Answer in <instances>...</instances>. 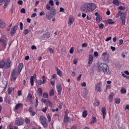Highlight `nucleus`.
<instances>
[{
    "label": "nucleus",
    "mask_w": 129,
    "mask_h": 129,
    "mask_svg": "<svg viewBox=\"0 0 129 129\" xmlns=\"http://www.w3.org/2000/svg\"><path fill=\"white\" fill-rule=\"evenodd\" d=\"M122 44H123V40L122 39H120L119 40V45H122Z\"/></svg>",
    "instance_id": "nucleus-58"
},
{
    "label": "nucleus",
    "mask_w": 129,
    "mask_h": 129,
    "mask_svg": "<svg viewBox=\"0 0 129 129\" xmlns=\"http://www.w3.org/2000/svg\"><path fill=\"white\" fill-rule=\"evenodd\" d=\"M120 14H121V11H119L118 12V14L116 15L115 17L116 18H119V16H120Z\"/></svg>",
    "instance_id": "nucleus-52"
},
{
    "label": "nucleus",
    "mask_w": 129,
    "mask_h": 129,
    "mask_svg": "<svg viewBox=\"0 0 129 129\" xmlns=\"http://www.w3.org/2000/svg\"><path fill=\"white\" fill-rule=\"evenodd\" d=\"M6 27V23L0 20V28L3 29Z\"/></svg>",
    "instance_id": "nucleus-26"
},
{
    "label": "nucleus",
    "mask_w": 129,
    "mask_h": 129,
    "mask_svg": "<svg viewBox=\"0 0 129 129\" xmlns=\"http://www.w3.org/2000/svg\"><path fill=\"white\" fill-rule=\"evenodd\" d=\"M8 94L9 95H10V94H12V92L14 91V90H15V88H13V87L8 88Z\"/></svg>",
    "instance_id": "nucleus-24"
},
{
    "label": "nucleus",
    "mask_w": 129,
    "mask_h": 129,
    "mask_svg": "<svg viewBox=\"0 0 129 129\" xmlns=\"http://www.w3.org/2000/svg\"><path fill=\"white\" fill-rule=\"evenodd\" d=\"M9 129H14V128H13V123H11L9 125Z\"/></svg>",
    "instance_id": "nucleus-56"
},
{
    "label": "nucleus",
    "mask_w": 129,
    "mask_h": 129,
    "mask_svg": "<svg viewBox=\"0 0 129 129\" xmlns=\"http://www.w3.org/2000/svg\"><path fill=\"white\" fill-rule=\"evenodd\" d=\"M64 122L65 123H68V122H69V117H68V114H67V113H65Z\"/></svg>",
    "instance_id": "nucleus-18"
},
{
    "label": "nucleus",
    "mask_w": 129,
    "mask_h": 129,
    "mask_svg": "<svg viewBox=\"0 0 129 129\" xmlns=\"http://www.w3.org/2000/svg\"><path fill=\"white\" fill-rule=\"evenodd\" d=\"M102 57L104 58V60H106L107 59H108V57H109V54L107 53V52H103L102 54Z\"/></svg>",
    "instance_id": "nucleus-20"
},
{
    "label": "nucleus",
    "mask_w": 129,
    "mask_h": 129,
    "mask_svg": "<svg viewBox=\"0 0 129 129\" xmlns=\"http://www.w3.org/2000/svg\"><path fill=\"white\" fill-rule=\"evenodd\" d=\"M24 35H28V34H29V30L25 29L24 30Z\"/></svg>",
    "instance_id": "nucleus-47"
},
{
    "label": "nucleus",
    "mask_w": 129,
    "mask_h": 129,
    "mask_svg": "<svg viewBox=\"0 0 129 129\" xmlns=\"http://www.w3.org/2000/svg\"><path fill=\"white\" fill-rule=\"evenodd\" d=\"M15 124L16 125H22V124H24V119L23 118H20L16 120L15 121Z\"/></svg>",
    "instance_id": "nucleus-9"
},
{
    "label": "nucleus",
    "mask_w": 129,
    "mask_h": 129,
    "mask_svg": "<svg viewBox=\"0 0 129 129\" xmlns=\"http://www.w3.org/2000/svg\"><path fill=\"white\" fill-rule=\"evenodd\" d=\"M101 112L103 114V118L104 119L105 118V115H106V109L105 107L102 108Z\"/></svg>",
    "instance_id": "nucleus-16"
},
{
    "label": "nucleus",
    "mask_w": 129,
    "mask_h": 129,
    "mask_svg": "<svg viewBox=\"0 0 129 129\" xmlns=\"http://www.w3.org/2000/svg\"><path fill=\"white\" fill-rule=\"evenodd\" d=\"M48 51H49V52L51 53H54V49H53V48H48Z\"/></svg>",
    "instance_id": "nucleus-60"
},
{
    "label": "nucleus",
    "mask_w": 129,
    "mask_h": 129,
    "mask_svg": "<svg viewBox=\"0 0 129 129\" xmlns=\"http://www.w3.org/2000/svg\"><path fill=\"white\" fill-rule=\"evenodd\" d=\"M20 30H23V23L22 22L20 23Z\"/></svg>",
    "instance_id": "nucleus-63"
},
{
    "label": "nucleus",
    "mask_w": 129,
    "mask_h": 129,
    "mask_svg": "<svg viewBox=\"0 0 129 129\" xmlns=\"http://www.w3.org/2000/svg\"><path fill=\"white\" fill-rule=\"evenodd\" d=\"M96 122V117H92V120L91 122V124H92V123H94V122Z\"/></svg>",
    "instance_id": "nucleus-38"
},
{
    "label": "nucleus",
    "mask_w": 129,
    "mask_h": 129,
    "mask_svg": "<svg viewBox=\"0 0 129 129\" xmlns=\"http://www.w3.org/2000/svg\"><path fill=\"white\" fill-rule=\"evenodd\" d=\"M42 97H43V98H48V93H47L46 92L44 93L43 94Z\"/></svg>",
    "instance_id": "nucleus-37"
},
{
    "label": "nucleus",
    "mask_w": 129,
    "mask_h": 129,
    "mask_svg": "<svg viewBox=\"0 0 129 129\" xmlns=\"http://www.w3.org/2000/svg\"><path fill=\"white\" fill-rule=\"evenodd\" d=\"M99 71H102L106 75H110L111 72L109 70V67L106 63H101L98 66Z\"/></svg>",
    "instance_id": "nucleus-2"
},
{
    "label": "nucleus",
    "mask_w": 129,
    "mask_h": 129,
    "mask_svg": "<svg viewBox=\"0 0 129 129\" xmlns=\"http://www.w3.org/2000/svg\"><path fill=\"white\" fill-rule=\"evenodd\" d=\"M53 117L55 119H59V115L55 114L53 115Z\"/></svg>",
    "instance_id": "nucleus-43"
},
{
    "label": "nucleus",
    "mask_w": 129,
    "mask_h": 129,
    "mask_svg": "<svg viewBox=\"0 0 129 129\" xmlns=\"http://www.w3.org/2000/svg\"><path fill=\"white\" fill-rule=\"evenodd\" d=\"M49 5H50V6H51V7H53L54 6V1H53V0H50L48 2Z\"/></svg>",
    "instance_id": "nucleus-39"
},
{
    "label": "nucleus",
    "mask_w": 129,
    "mask_h": 129,
    "mask_svg": "<svg viewBox=\"0 0 129 129\" xmlns=\"http://www.w3.org/2000/svg\"><path fill=\"white\" fill-rule=\"evenodd\" d=\"M120 17L121 20L122 26H124L125 25V13H121L120 14Z\"/></svg>",
    "instance_id": "nucleus-7"
},
{
    "label": "nucleus",
    "mask_w": 129,
    "mask_h": 129,
    "mask_svg": "<svg viewBox=\"0 0 129 129\" xmlns=\"http://www.w3.org/2000/svg\"><path fill=\"white\" fill-rule=\"evenodd\" d=\"M18 75V73H17V70L14 69L11 74V80L12 81H16L17 80V78L16 77V76Z\"/></svg>",
    "instance_id": "nucleus-6"
},
{
    "label": "nucleus",
    "mask_w": 129,
    "mask_h": 129,
    "mask_svg": "<svg viewBox=\"0 0 129 129\" xmlns=\"http://www.w3.org/2000/svg\"><path fill=\"white\" fill-rule=\"evenodd\" d=\"M56 91L58 95H61V93L62 92V86L60 84L56 85Z\"/></svg>",
    "instance_id": "nucleus-10"
},
{
    "label": "nucleus",
    "mask_w": 129,
    "mask_h": 129,
    "mask_svg": "<svg viewBox=\"0 0 129 129\" xmlns=\"http://www.w3.org/2000/svg\"><path fill=\"white\" fill-rule=\"evenodd\" d=\"M47 117L48 120V122L51 121V116L49 115H47Z\"/></svg>",
    "instance_id": "nucleus-57"
},
{
    "label": "nucleus",
    "mask_w": 129,
    "mask_h": 129,
    "mask_svg": "<svg viewBox=\"0 0 129 129\" xmlns=\"http://www.w3.org/2000/svg\"><path fill=\"white\" fill-rule=\"evenodd\" d=\"M94 56L95 57H98V52L97 51H95L94 52Z\"/></svg>",
    "instance_id": "nucleus-59"
},
{
    "label": "nucleus",
    "mask_w": 129,
    "mask_h": 129,
    "mask_svg": "<svg viewBox=\"0 0 129 129\" xmlns=\"http://www.w3.org/2000/svg\"><path fill=\"white\" fill-rule=\"evenodd\" d=\"M96 89L99 92H101V83H98L96 85Z\"/></svg>",
    "instance_id": "nucleus-12"
},
{
    "label": "nucleus",
    "mask_w": 129,
    "mask_h": 129,
    "mask_svg": "<svg viewBox=\"0 0 129 129\" xmlns=\"http://www.w3.org/2000/svg\"><path fill=\"white\" fill-rule=\"evenodd\" d=\"M33 96H32V94H28L27 96V100H29L30 102H32L33 99H32Z\"/></svg>",
    "instance_id": "nucleus-25"
},
{
    "label": "nucleus",
    "mask_w": 129,
    "mask_h": 129,
    "mask_svg": "<svg viewBox=\"0 0 129 129\" xmlns=\"http://www.w3.org/2000/svg\"><path fill=\"white\" fill-rule=\"evenodd\" d=\"M102 21V17L100 14H99L96 17V22L97 23H100Z\"/></svg>",
    "instance_id": "nucleus-17"
},
{
    "label": "nucleus",
    "mask_w": 129,
    "mask_h": 129,
    "mask_svg": "<svg viewBox=\"0 0 129 129\" xmlns=\"http://www.w3.org/2000/svg\"><path fill=\"white\" fill-rule=\"evenodd\" d=\"M17 29L18 28L17 27V26H15L13 27L12 29L11 30V35H12V36H13V35H15V34H16V33L17 32Z\"/></svg>",
    "instance_id": "nucleus-15"
},
{
    "label": "nucleus",
    "mask_w": 129,
    "mask_h": 129,
    "mask_svg": "<svg viewBox=\"0 0 129 129\" xmlns=\"http://www.w3.org/2000/svg\"><path fill=\"white\" fill-rule=\"evenodd\" d=\"M88 114V113L87 112V111L85 110L83 112L82 116H83V117H84V118H85V117H86V116H87Z\"/></svg>",
    "instance_id": "nucleus-28"
},
{
    "label": "nucleus",
    "mask_w": 129,
    "mask_h": 129,
    "mask_svg": "<svg viewBox=\"0 0 129 129\" xmlns=\"http://www.w3.org/2000/svg\"><path fill=\"white\" fill-rule=\"evenodd\" d=\"M92 62H93V55L91 54L89 56L88 64L89 65H91V64H92Z\"/></svg>",
    "instance_id": "nucleus-19"
},
{
    "label": "nucleus",
    "mask_w": 129,
    "mask_h": 129,
    "mask_svg": "<svg viewBox=\"0 0 129 129\" xmlns=\"http://www.w3.org/2000/svg\"><path fill=\"white\" fill-rule=\"evenodd\" d=\"M18 70L17 72V76L20 75V73H21V71L23 70V63H20L18 65Z\"/></svg>",
    "instance_id": "nucleus-11"
},
{
    "label": "nucleus",
    "mask_w": 129,
    "mask_h": 129,
    "mask_svg": "<svg viewBox=\"0 0 129 129\" xmlns=\"http://www.w3.org/2000/svg\"><path fill=\"white\" fill-rule=\"evenodd\" d=\"M99 29L102 30L104 28V24H103V23H100L99 25Z\"/></svg>",
    "instance_id": "nucleus-40"
},
{
    "label": "nucleus",
    "mask_w": 129,
    "mask_h": 129,
    "mask_svg": "<svg viewBox=\"0 0 129 129\" xmlns=\"http://www.w3.org/2000/svg\"><path fill=\"white\" fill-rule=\"evenodd\" d=\"M120 92L123 94H125V93H126V90L125 88H124V87H122L120 89Z\"/></svg>",
    "instance_id": "nucleus-29"
},
{
    "label": "nucleus",
    "mask_w": 129,
    "mask_h": 129,
    "mask_svg": "<svg viewBox=\"0 0 129 129\" xmlns=\"http://www.w3.org/2000/svg\"><path fill=\"white\" fill-rule=\"evenodd\" d=\"M113 96H114V94L113 93H111L109 97V100L110 102H111L112 101Z\"/></svg>",
    "instance_id": "nucleus-27"
},
{
    "label": "nucleus",
    "mask_w": 129,
    "mask_h": 129,
    "mask_svg": "<svg viewBox=\"0 0 129 129\" xmlns=\"http://www.w3.org/2000/svg\"><path fill=\"white\" fill-rule=\"evenodd\" d=\"M49 96H54V89H51L49 91Z\"/></svg>",
    "instance_id": "nucleus-31"
},
{
    "label": "nucleus",
    "mask_w": 129,
    "mask_h": 129,
    "mask_svg": "<svg viewBox=\"0 0 129 129\" xmlns=\"http://www.w3.org/2000/svg\"><path fill=\"white\" fill-rule=\"evenodd\" d=\"M25 122L26 124H30V123H31V121L29 118H26Z\"/></svg>",
    "instance_id": "nucleus-35"
},
{
    "label": "nucleus",
    "mask_w": 129,
    "mask_h": 129,
    "mask_svg": "<svg viewBox=\"0 0 129 129\" xmlns=\"http://www.w3.org/2000/svg\"><path fill=\"white\" fill-rule=\"evenodd\" d=\"M49 100H47L45 98H42L41 99V101L42 102H43V103H44V104H45V105L47 104V103L48 102Z\"/></svg>",
    "instance_id": "nucleus-34"
},
{
    "label": "nucleus",
    "mask_w": 129,
    "mask_h": 129,
    "mask_svg": "<svg viewBox=\"0 0 129 129\" xmlns=\"http://www.w3.org/2000/svg\"><path fill=\"white\" fill-rule=\"evenodd\" d=\"M100 103L98 101H96L95 102L94 105H96V106H99Z\"/></svg>",
    "instance_id": "nucleus-51"
},
{
    "label": "nucleus",
    "mask_w": 129,
    "mask_h": 129,
    "mask_svg": "<svg viewBox=\"0 0 129 129\" xmlns=\"http://www.w3.org/2000/svg\"><path fill=\"white\" fill-rule=\"evenodd\" d=\"M37 93L38 94L39 96H42L43 94V90L42 88H39L37 90Z\"/></svg>",
    "instance_id": "nucleus-23"
},
{
    "label": "nucleus",
    "mask_w": 129,
    "mask_h": 129,
    "mask_svg": "<svg viewBox=\"0 0 129 129\" xmlns=\"http://www.w3.org/2000/svg\"><path fill=\"white\" fill-rule=\"evenodd\" d=\"M42 83H43V84H45V82H46V78H45L44 76H42Z\"/></svg>",
    "instance_id": "nucleus-44"
},
{
    "label": "nucleus",
    "mask_w": 129,
    "mask_h": 129,
    "mask_svg": "<svg viewBox=\"0 0 129 129\" xmlns=\"http://www.w3.org/2000/svg\"><path fill=\"white\" fill-rule=\"evenodd\" d=\"M47 109H48V106H46L45 107H44L42 109V111L43 112H45L46 111H47Z\"/></svg>",
    "instance_id": "nucleus-49"
},
{
    "label": "nucleus",
    "mask_w": 129,
    "mask_h": 129,
    "mask_svg": "<svg viewBox=\"0 0 129 129\" xmlns=\"http://www.w3.org/2000/svg\"><path fill=\"white\" fill-rule=\"evenodd\" d=\"M115 101L116 104H119L120 103V99H116Z\"/></svg>",
    "instance_id": "nucleus-42"
},
{
    "label": "nucleus",
    "mask_w": 129,
    "mask_h": 129,
    "mask_svg": "<svg viewBox=\"0 0 129 129\" xmlns=\"http://www.w3.org/2000/svg\"><path fill=\"white\" fill-rule=\"evenodd\" d=\"M82 46L83 48H84L85 47H87V46H88V44H87V43H84L82 44Z\"/></svg>",
    "instance_id": "nucleus-54"
},
{
    "label": "nucleus",
    "mask_w": 129,
    "mask_h": 129,
    "mask_svg": "<svg viewBox=\"0 0 129 129\" xmlns=\"http://www.w3.org/2000/svg\"><path fill=\"white\" fill-rule=\"evenodd\" d=\"M110 40H111V37H109L105 39V41L108 42L109 41H110Z\"/></svg>",
    "instance_id": "nucleus-61"
},
{
    "label": "nucleus",
    "mask_w": 129,
    "mask_h": 129,
    "mask_svg": "<svg viewBox=\"0 0 129 129\" xmlns=\"http://www.w3.org/2000/svg\"><path fill=\"white\" fill-rule=\"evenodd\" d=\"M118 9L120 11H124V10H125V7L120 6L118 8Z\"/></svg>",
    "instance_id": "nucleus-41"
},
{
    "label": "nucleus",
    "mask_w": 129,
    "mask_h": 129,
    "mask_svg": "<svg viewBox=\"0 0 129 129\" xmlns=\"http://www.w3.org/2000/svg\"><path fill=\"white\" fill-rule=\"evenodd\" d=\"M73 52H74V47H72L70 50V54H73Z\"/></svg>",
    "instance_id": "nucleus-46"
},
{
    "label": "nucleus",
    "mask_w": 129,
    "mask_h": 129,
    "mask_svg": "<svg viewBox=\"0 0 129 129\" xmlns=\"http://www.w3.org/2000/svg\"><path fill=\"white\" fill-rule=\"evenodd\" d=\"M30 113H31L30 114L31 116H34L35 114H36V112L35 111L31 112Z\"/></svg>",
    "instance_id": "nucleus-62"
},
{
    "label": "nucleus",
    "mask_w": 129,
    "mask_h": 129,
    "mask_svg": "<svg viewBox=\"0 0 129 129\" xmlns=\"http://www.w3.org/2000/svg\"><path fill=\"white\" fill-rule=\"evenodd\" d=\"M12 66V61L9 58L3 59L0 62V68H5V69H8Z\"/></svg>",
    "instance_id": "nucleus-3"
},
{
    "label": "nucleus",
    "mask_w": 129,
    "mask_h": 129,
    "mask_svg": "<svg viewBox=\"0 0 129 129\" xmlns=\"http://www.w3.org/2000/svg\"><path fill=\"white\" fill-rule=\"evenodd\" d=\"M56 76H57V75L53 74L51 77V79H55L56 78Z\"/></svg>",
    "instance_id": "nucleus-64"
},
{
    "label": "nucleus",
    "mask_w": 129,
    "mask_h": 129,
    "mask_svg": "<svg viewBox=\"0 0 129 129\" xmlns=\"http://www.w3.org/2000/svg\"><path fill=\"white\" fill-rule=\"evenodd\" d=\"M46 105V106H48V105L50 107H52V106H53V104L51 102V101H50V100H48Z\"/></svg>",
    "instance_id": "nucleus-33"
},
{
    "label": "nucleus",
    "mask_w": 129,
    "mask_h": 129,
    "mask_svg": "<svg viewBox=\"0 0 129 129\" xmlns=\"http://www.w3.org/2000/svg\"><path fill=\"white\" fill-rule=\"evenodd\" d=\"M56 14V10H55V9H53L46 14V19H47V20H51V19H52Z\"/></svg>",
    "instance_id": "nucleus-4"
},
{
    "label": "nucleus",
    "mask_w": 129,
    "mask_h": 129,
    "mask_svg": "<svg viewBox=\"0 0 129 129\" xmlns=\"http://www.w3.org/2000/svg\"><path fill=\"white\" fill-rule=\"evenodd\" d=\"M113 4L115 6H119V2L117 0H113Z\"/></svg>",
    "instance_id": "nucleus-32"
},
{
    "label": "nucleus",
    "mask_w": 129,
    "mask_h": 129,
    "mask_svg": "<svg viewBox=\"0 0 129 129\" xmlns=\"http://www.w3.org/2000/svg\"><path fill=\"white\" fill-rule=\"evenodd\" d=\"M7 42H8V39H7V38H1L0 39V43H2V46L3 47V48H6L7 47Z\"/></svg>",
    "instance_id": "nucleus-8"
},
{
    "label": "nucleus",
    "mask_w": 129,
    "mask_h": 129,
    "mask_svg": "<svg viewBox=\"0 0 129 129\" xmlns=\"http://www.w3.org/2000/svg\"><path fill=\"white\" fill-rule=\"evenodd\" d=\"M74 21H75L74 17H70L69 18V21H68L69 26H71V25H72V24L74 23Z\"/></svg>",
    "instance_id": "nucleus-14"
},
{
    "label": "nucleus",
    "mask_w": 129,
    "mask_h": 129,
    "mask_svg": "<svg viewBox=\"0 0 129 129\" xmlns=\"http://www.w3.org/2000/svg\"><path fill=\"white\" fill-rule=\"evenodd\" d=\"M97 6L96 4L92 3H85L81 7V10L85 13H92L93 11H95Z\"/></svg>",
    "instance_id": "nucleus-1"
},
{
    "label": "nucleus",
    "mask_w": 129,
    "mask_h": 129,
    "mask_svg": "<svg viewBox=\"0 0 129 129\" xmlns=\"http://www.w3.org/2000/svg\"><path fill=\"white\" fill-rule=\"evenodd\" d=\"M45 37L47 38V39H49L50 38V33L47 32L45 35Z\"/></svg>",
    "instance_id": "nucleus-48"
},
{
    "label": "nucleus",
    "mask_w": 129,
    "mask_h": 129,
    "mask_svg": "<svg viewBox=\"0 0 129 129\" xmlns=\"http://www.w3.org/2000/svg\"><path fill=\"white\" fill-rule=\"evenodd\" d=\"M21 107H23V104L22 103H18L15 106V109L16 110H19Z\"/></svg>",
    "instance_id": "nucleus-22"
},
{
    "label": "nucleus",
    "mask_w": 129,
    "mask_h": 129,
    "mask_svg": "<svg viewBox=\"0 0 129 129\" xmlns=\"http://www.w3.org/2000/svg\"><path fill=\"white\" fill-rule=\"evenodd\" d=\"M55 69L56 70V73L57 75H58V76H60V77H61V76L63 75V73H62V71H61V70H60V69H59V68H56Z\"/></svg>",
    "instance_id": "nucleus-21"
},
{
    "label": "nucleus",
    "mask_w": 129,
    "mask_h": 129,
    "mask_svg": "<svg viewBox=\"0 0 129 129\" xmlns=\"http://www.w3.org/2000/svg\"><path fill=\"white\" fill-rule=\"evenodd\" d=\"M36 83H37L38 85H42V84H44V83H43V82L42 81V80H37Z\"/></svg>",
    "instance_id": "nucleus-36"
},
{
    "label": "nucleus",
    "mask_w": 129,
    "mask_h": 129,
    "mask_svg": "<svg viewBox=\"0 0 129 129\" xmlns=\"http://www.w3.org/2000/svg\"><path fill=\"white\" fill-rule=\"evenodd\" d=\"M18 5H19L20 6H23V1L22 0H19L18 2Z\"/></svg>",
    "instance_id": "nucleus-53"
},
{
    "label": "nucleus",
    "mask_w": 129,
    "mask_h": 129,
    "mask_svg": "<svg viewBox=\"0 0 129 129\" xmlns=\"http://www.w3.org/2000/svg\"><path fill=\"white\" fill-rule=\"evenodd\" d=\"M107 22L109 25H113V24L115 23L113 21H112V19H108Z\"/></svg>",
    "instance_id": "nucleus-30"
},
{
    "label": "nucleus",
    "mask_w": 129,
    "mask_h": 129,
    "mask_svg": "<svg viewBox=\"0 0 129 129\" xmlns=\"http://www.w3.org/2000/svg\"><path fill=\"white\" fill-rule=\"evenodd\" d=\"M36 74H34L33 76L31 77L30 78V83L31 86H33L34 85V80L36 79Z\"/></svg>",
    "instance_id": "nucleus-13"
},
{
    "label": "nucleus",
    "mask_w": 129,
    "mask_h": 129,
    "mask_svg": "<svg viewBox=\"0 0 129 129\" xmlns=\"http://www.w3.org/2000/svg\"><path fill=\"white\" fill-rule=\"evenodd\" d=\"M21 13H22L23 14H26V10H25V8H22L21 10Z\"/></svg>",
    "instance_id": "nucleus-55"
},
{
    "label": "nucleus",
    "mask_w": 129,
    "mask_h": 129,
    "mask_svg": "<svg viewBox=\"0 0 129 129\" xmlns=\"http://www.w3.org/2000/svg\"><path fill=\"white\" fill-rule=\"evenodd\" d=\"M81 77H82V75L80 74L77 78V81H80V80H81Z\"/></svg>",
    "instance_id": "nucleus-45"
},
{
    "label": "nucleus",
    "mask_w": 129,
    "mask_h": 129,
    "mask_svg": "<svg viewBox=\"0 0 129 129\" xmlns=\"http://www.w3.org/2000/svg\"><path fill=\"white\" fill-rule=\"evenodd\" d=\"M40 121L44 128H47L48 124L47 123V118H46V117L43 115L40 116Z\"/></svg>",
    "instance_id": "nucleus-5"
},
{
    "label": "nucleus",
    "mask_w": 129,
    "mask_h": 129,
    "mask_svg": "<svg viewBox=\"0 0 129 129\" xmlns=\"http://www.w3.org/2000/svg\"><path fill=\"white\" fill-rule=\"evenodd\" d=\"M46 10H48V11H50V10H51V7L50 6V5H49V4H47L46 5Z\"/></svg>",
    "instance_id": "nucleus-50"
}]
</instances>
